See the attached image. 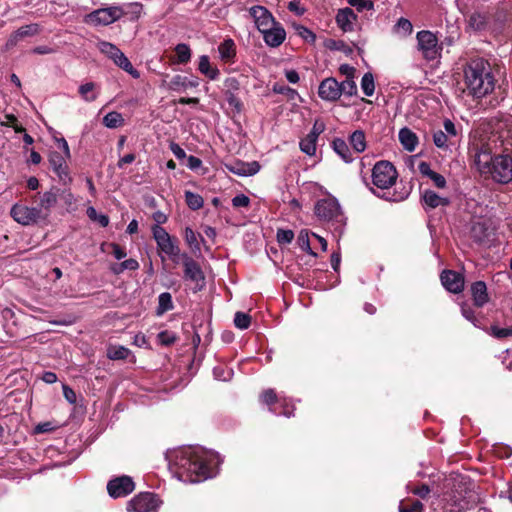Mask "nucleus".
<instances>
[{
	"label": "nucleus",
	"mask_w": 512,
	"mask_h": 512,
	"mask_svg": "<svg viewBox=\"0 0 512 512\" xmlns=\"http://www.w3.org/2000/svg\"><path fill=\"white\" fill-rule=\"evenodd\" d=\"M167 458L176 477L186 483H199L215 477L223 462L218 453L200 446L178 448Z\"/></svg>",
	"instance_id": "f257e3e1"
},
{
	"label": "nucleus",
	"mask_w": 512,
	"mask_h": 512,
	"mask_svg": "<svg viewBox=\"0 0 512 512\" xmlns=\"http://www.w3.org/2000/svg\"><path fill=\"white\" fill-rule=\"evenodd\" d=\"M474 162L481 174L490 176L494 181L507 184L512 181V156L503 152L492 155L490 144L476 146Z\"/></svg>",
	"instance_id": "f03ea898"
},
{
	"label": "nucleus",
	"mask_w": 512,
	"mask_h": 512,
	"mask_svg": "<svg viewBox=\"0 0 512 512\" xmlns=\"http://www.w3.org/2000/svg\"><path fill=\"white\" fill-rule=\"evenodd\" d=\"M465 85L472 96L482 98L494 89V77L490 66L485 60L478 58L471 60L464 70Z\"/></svg>",
	"instance_id": "7ed1b4c3"
},
{
	"label": "nucleus",
	"mask_w": 512,
	"mask_h": 512,
	"mask_svg": "<svg viewBox=\"0 0 512 512\" xmlns=\"http://www.w3.org/2000/svg\"><path fill=\"white\" fill-rule=\"evenodd\" d=\"M314 213L320 221L345 224L347 217L338 200L334 197L320 199L314 206Z\"/></svg>",
	"instance_id": "20e7f679"
},
{
	"label": "nucleus",
	"mask_w": 512,
	"mask_h": 512,
	"mask_svg": "<svg viewBox=\"0 0 512 512\" xmlns=\"http://www.w3.org/2000/svg\"><path fill=\"white\" fill-rule=\"evenodd\" d=\"M396 168L389 161H378L372 169V183L381 190H388L397 180Z\"/></svg>",
	"instance_id": "39448f33"
},
{
	"label": "nucleus",
	"mask_w": 512,
	"mask_h": 512,
	"mask_svg": "<svg viewBox=\"0 0 512 512\" xmlns=\"http://www.w3.org/2000/svg\"><path fill=\"white\" fill-rule=\"evenodd\" d=\"M260 400L268 406V410L274 415H283L288 418L293 416L294 405L291 400L278 397L273 389L263 391Z\"/></svg>",
	"instance_id": "423d86ee"
},
{
	"label": "nucleus",
	"mask_w": 512,
	"mask_h": 512,
	"mask_svg": "<svg viewBox=\"0 0 512 512\" xmlns=\"http://www.w3.org/2000/svg\"><path fill=\"white\" fill-rule=\"evenodd\" d=\"M469 228L473 243L482 248H490L498 242L496 226H465Z\"/></svg>",
	"instance_id": "0eeeda50"
},
{
	"label": "nucleus",
	"mask_w": 512,
	"mask_h": 512,
	"mask_svg": "<svg viewBox=\"0 0 512 512\" xmlns=\"http://www.w3.org/2000/svg\"><path fill=\"white\" fill-rule=\"evenodd\" d=\"M124 15L125 11L121 6H110L89 13L86 17V21L93 25H109L119 20Z\"/></svg>",
	"instance_id": "6e6552de"
},
{
	"label": "nucleus",
	"mask_w": 512,
	"mask_h": 512,
	"mask_svg": "<svg viewBox=\"0 0 512 512\" xmlns=\"http://www.w3.org/2000/svg\"><path fill=\"white\" fill-rule=\"evenodd\" d=\"M416 38L418 50L426 60H435L440 55L441 48L438 45V39L432 32L420 31Z\"/></svg>",
	"instance_id": "1a4fd4ad"
},
{
	"label": "nucleus",
	"mask_w": 512,
	"mask_h": 512,
	"mask_svg": "<svg viewBox=\"0 0 512 512\" xmlns=\"http://www.w3.org/2000/svg\"><path fill=\"white\" fill-rule=\"evenodd\" d=\"M491 141L499 142V146L503 147V152H508L512 147V119L510 117L500 119L494 128Z\"/></svg>",
	"instance_id": "9d476101"
},
{
	"label": "nucleus",
	"mask_w": 512,
	"mask_h": 512,
	"mask_svg": "<svg viewBox=\"0 0 512 512\" xmlns=\"http://www.w3.org/2000/svg\"><path fill=\"white\" fill-rule=\"evenodd\" d=\"M158 497L151 492H144L136 495L127 503L129 512H151L159 506Z\"/></svg>",
	"instance_id": "9b49d317"
},
{
	"label": "nucleus",
	"mask_w": 512,
	"mask_h": 512,
	"mask_svg": "<svg viewBox=\"0 0 512 512\" xmlns=\"http://www.w3.org/2000/svg\"><path fill=\"white\" fill-rule=\"evenodd\" d=\"M466 478L463 476L450 477L446 479L445 486L451 487V492L443 493V500L451 501L453 504L460 506V502L465 498Z\"/></svg>",
	"instance_id": "f8f14e48"
},
{
	"label": "nucleus",
	"mask_w": 512,
	"mask_h": 512,
	"mask_svg": "<svg viewBox=\"0 0 512 512\" xmlns=\"http://www.w3.org/2000/svg\"><path fill=\"white\" fill-rule=\"evenodd\" d=\"M135 489V483L130 476L122 475L111 479L107 483V491L110 497L116 499L126 497Z\"/></svg>",
	"instance_id": "ddd939ff"
},
{
	"label": "nucleus",
	"mask_w": 512,
	"mask_h": 512,
	"mask_svg": "<svg viewBox=\"0 0 512 512\" xmlns=\"http://www.w3.org/2000/svg\"><path fill=\"white\" fill-rule=\"evenodd\" d=\"M69 158L70 157H66L64 152L51 151L49 154V164L63 184H67L72 180L67 165Z\"/></svg>",
	"instance_id": "4468645a"
},
{
	"label": "nucleus",
	"mask_w": 512,
	"mask_h": 512,
	"mask_svg": "<svg viewBox=\"0 0 512 512\" xmlns=\"http://www.w3.org/2000/svg\"><path fill=\"white\" fill-rule=\"evenodd\" d=\"M153 236L161 252L173 257L179 254V248L163 226H153Z\"/></svg>",
	"instance_id": "2eb2a0df"
},
{
	"label": "nucleus",
	"mask_w": 512,
	"mask_h": 512,
	"mask_svg": "<svg viewBox=\"0 0 512 512\" xmlns=\"http://www.w3.org/2000/svg\"><path fill=\"white\" fill-rule=\"evenodd\" d=\"M441 283L449 292L458 294L464 289V278L460 272L444 270L440 276Z\"/></svg>",
	"instance_id": "dca6fc26"
},
{
	"label": "nucleus",
	"mask_w": 512,
	"mask_h": 512,
	"mask_svg": "<svg viewBox=\"0 0 512 512\" xmlns=\"http://www.w3.org/2000/svg\"><path fill=\"white\" fill-rule=\"evenodd\" d=\"M11 216L18 224H29L40 218V210L16 204L11 209Z\"/></svg>",
	"instance_id": "f3484780"
},
{
	"label": "nucleus",
	"mask_w": 512,
	"mask_h": 512,
	"mask_svg": "<svg viewBox=\"0 0 512 512\" xmlns=\"http://www.w3.org/2000/svg\"><path fill=\"white\" fill-rule=\"evenodd\" d=\"M260 164L257 161L243 162L236 160L225 164V168L238 176H253L260 170Z\"/></svg>",
	"instance_id": "a211bd4d"
},
{
	"label": "nucleus",
	"mask_w": 512,
	"mask_h": 512,
	"mask_svg": "<svg viewBox=\"0 0 512 512\" xmlns=\"http://www.w3.org/2000/svg\"><path fill=\"white\" fill-rule=\"evenodd\" d=\"M250 14L254 18L255 25L261 33L276 23L272 14L263 6L252 7Z\"/></svg>",
	"instance_id": "6ab92c4d"
},
{
	"label": "nucleus",
	"mask_w": 512,
	"mask_h": 512,
	"mask_svg": "<svg viewBox=\"0 0 512 512\" xmlns=\"http://www.w3.org/2000/svg\"><path fill=\"white\" fill-rule=\"evenodd\" d=\"M318 94L323 100L336 101L341 96L338 81L334 78L324 79L319 85Z\"/></svg>",
	"instance_id": "aec40b11"
},
{
	"label": "nucleus",
	"mask_w": 512,
	"mask_h": 512,
	"mask_svg": "<svg viewBox=\"0 0 512 512\" xmlns=\"http://www.w3.org/2000/svg\"><path fill=\"white\" fill-rule=\"evenodd\" d=\"M182 260L184 265V275L186 279L197 283L204 280L203 272L194 259H192L187 254H183Z\"/></svg>",
	"instance_id": "412c9836"
},
{
	"label": "nucleus",
	"mask_w": 512,
	"mask_h": 512,
	"mask_svg": "<svg viewBox=\"0 0 512 512\" xmlns=\"http://www.w3.org/2000/svg\"><path fill=\"white\" fill-rule=\"evenodd\" d=\"M262 34H263L265 43L270 47L280 46L286 37V32H285L284 28L278 23H275L273 26H271L266 31H264Z\"/></svg>",
	"instance_id": "4be33fe9"
},
{
	"label": "nucleus",
	"mask_w": 512,
	"mask_h": 512,
	"mask_svg": "<svg viewBox=\"0 0 512 512\" xmlns=\"http://www.w3.org/2000/svg\"><path fill=\"white\" fill-rule=\"evenodd\" d=\"M38 33H39L38 24H29V25L22 26L10 35V37L8 38V40L6 42V47L8 49L12 48V47L16 46L20 40H22L26 37L34 36Z\"/></svg>",
	"instance_id": "5701e85b"
},
{
	"label": "nucleus",
	"mask_w": 512,
	"mask_h": 512,
	"mask_svg": "<svg viewBox=\"0 0 512 512\" xmlns=\"http://www.w3.org/2000/svg\"><path fill=\"white\" fill-rule=\"evenodd\" d=\"M357 16L351 8L340 9L336 15L337 25L344 31H352Z\"/></svg>",
	"instance_id": "b1692460"
},
{
	"label": "nucleus",
	"mask_w": 512,
	"mask_h": 512,
	"mask_svg": "<svg viewBox=\"0 0 512 512\" xmlns=\"http://www.w3.org/2000/svg\"><path fill=\"white\" fill-rule=\"evenodd\" d=\"M471 294L477 307H482L489 301L487 286L483 281H476L472 284Z\"/></svg>",
	"instance_id": "393cba45"
},
{
	"label": "nucleus",
	"mask_w": 512,
	"mask_h": 512,
	"mask_svg": "<svg viewBox=\"0 0 512 512\" xmlns=\"http://www.w3.org/2000/svg\"><path fill=\"white\" fill-rule=\"evenodd\" d=\"M418 170L422 176L429 178L437 188H445L446 179L441 174L433 171L429 163L424 161L420 162L418 165Z\"/></svg>",
	"instance_id": "a878e982"
},
{
	"label": "nucleus",
	"mask_w": 512,
	"mask_h": 512,
	"mask_svg": "<svg viewBox=\"0 0 512 512\" xmlns=\"http://www.w3.org/2000/svg\"><path fill=\"white\" fill-rule=\"evenodd\" d=\"M399 140L405 150L413 152L418 144L417 135L409 128H402L399 131Z\"/></svg>",
	"instance_id": "bb28decb"
},
{
	"label": "nucleus",
	"mask_w": 512,
	"mask_h": 512,
	"mask_svg": "<svg viewBox=\"0 0 512 512\" xmlns=\"http://www.w3.org/2000/svg\"><path fill=\"white\" fill-rule=\"evenodd\" d=\"M220 58L226 63L233 61L236 55V46L232 39L224 40L218 47Z\"/></svg>",
	"instance_id": "cd10ccee"
},
{
	"label": "nucleus",
	"mask_w": 512,
	"mask_h": 512,
	"mask_svg": "<svg viewBox=\"0 0 512 512\" xmlns=\"http://www.w3.org/2000/svg\"><path fill=\"white\" fill-rule=\"evenodd\" d=\"M318 132L312 130L305 138L300 141V149L303 153L313 156L316 153V141L318 138Z\"/></svg>",
	"instance_id": "c85d7f7f"
},
{
	"label": "nucleus",
	"mask_w": 512,
	"mask_h": 512,
	"mask_svg": "<svg viewBox=\"0 0 512 512\" xmlns=\"http://www.w3.org/2000/svg\"><path fill=\"white\" fill-rule=\"evenodd\" d=\"M185 240L194 253H200L201 242H204V239L198 232L194 231L190 226L186 227Z\"/></svg>",
	"instance_id": "c756f323"
},
{
	"label": "nucleus",
	"mask_w": 512,
	"mask_h": 512,
	"mask_svg": "<svg viewBox=\"0 0 512 512\" xmlns=\"http://www.w3.org/2000/svg\"><path fill=\"white\" fill-rule=\"evenodd\" d=\"M422 200L424 204L429 208H436L448 204V200L446 198L440 197L432 190H426L422 195Z\"/></svg>",
	"instance_id": "7c9ffc66"
},
{
	"label": "nucleus",
	"mask_w": 512,
	"mask_h": 512,
	"mask_svg": "<svg viewBox=\"0 0 512 512\" xmlns=\"http://www.w3.org/2000/svg\"><path fill=\"white\" fill-rule=\"evenodd\" d=\"M332 146H333L334 151L345 162L349 163V162L353 161V155L350 152V149H349L347 143L343 139H341V138L334 139L333 142H332Z\"/></svg>",
	"instance_id": "2f4dec72"
},
{
	"label": "nucleus",
	"mask_w": 512,
	"mask_h": 512,
	"mask_svg": "<svg viewBox=\"0 0 512 512\" xmlns=\"http://www.w3.org/2000/svg\"><path fill=\"white\" fill-rule=\"evenodd\" d=\"M198 69L211 80H215L219 76V70L215 67H211L209 57L207 55H202L200 57Z\"/></svg>",
	"instance_id": "473e14b6"
},
{
	"label": "nucleus",
	"mask_w": 512,
	"mask_h": 512,
	"mask_svg": "<svg viewBox=\"0 0 512 512\" xmlns=\"http://www.w3.org/2000/svg\"><path fill=\"white\" fill-rule=\"evenodd\" d=\"M113 62L125 72L129 73L133 78L137 79L140 77V73L133 67L129 59L124 55L122 51H120Z\"/></svg>",
	"instance_id": "72a5a7b5"
},
{
	"label": "nucleus",
	"mask_w": 512,
	"mask_h": 512,
	"mask_svg": "<svg viewBox=\"0 0 512 512\" xmlns=\"http://www.w3.org/2000/svg\"><path fill=\"white\" fill-rule=\"evenodd\" d=\"M349 142L357 153H361L366 149V137L362 130L354 131L349 137Z\"/></svg>",
	"instance_id": "f704fd0d"
},
{
	"label": "nucleus",
	"mask_w": 512,
	"mask_h": 512,
	"mask_svg": "<svg viewBox=\"0 0 512 512\" xmlns=\"http://www.w3.org/2000/svg\"><path fill=\"white\" fill-rule=\"evenodd\" d=\"M139 268V263L135 259H127L121 263H114L111 265L110 270L115 275L123 273L125 270L135 271Z\"/></svg>",
	"instance_id": "c9c22d12"
},
{
	"label": "nucleus",
	"mask_w": 512,
	"mask_h": 512,
	"mask_svg": "<svg viewBox=\"0 0 512 512\" xmlns=\"http://www.w3.org/2000/svg\"><path fill=\"white\" fill-rule=\"evenodd\" d=\"M79 94L86 102L95 101L98 97V92H96V84L93 82H88L79 87Z\"/></svg>",
	"instance_id": "e433bc0d"
},
{
	"label": "nucleus",
	"mask_w": 512,
	"mask_h": 512,
	"mask_svg": "<svg viewBox=\"0 0 512 512\" xmlns=\"http://www.w3.org/2000/svg\"><path fill=\"white\" fill-rule=\"evenodd\" d=\"M176 60H174L177 64H186L190 61L191 58V50L189 46L185 43H180L175 47Z\"/></svg>",
	"instance_id": "4c0bfd02"
},
{
	"label": "nucleus",
	"mask_w": 512,
	"mask_h": 512,
	"mask_svg": "<svg viewBox=\"0 0 512 512\" xmlns=\"http://www.w3.org/2000/svg\"><path fill=\"white\" fill-rule=\"evenodd\" d=\"M433 142L437 148L443 150H448L451 145H454L443 130L433 132Z\"/></svg>",
	"instance_id": "58836bf2"
},
{
	"label": "nucleus",
	"mask_w": 512,
	"mask_h": 512,
	"mask_svg": "<svg viewBox=\"0 0 512 512\" xmlns=\"http://www.w3.org/2000/svg\"><path fill=\"white\" fill-rule=\"evenodd\" d=\"M406 488L408 492L420 497L421 499H426L432 492V489L428 484L416 485L412 482H409Z\"/></svg>",
	"instance_id": "ea45409f"
},
{
	"label": "nucleus",
	"mask_w": 512,
	"mask_h": 512,
	"mask_svg": "<svg viewBox=\"0 0 512 512\" xmlns=\"http://www.w3.org/2000/svg\"><path fill=\"white\" fill-rule=\"evenodd\" d=\"M299 248L307 252L312 257H317V254L312 250L310 245L309 232L306 229L301 230L297 238Z\"/></svg>",
	"instance_id": "a19ab883"
},
{
	"label": "nucleus",
	"mask_w": 512,
	"mask_h": 512,
	"mask_svg": "<svg viewBox=\"0 0 512 512\" xmlns=\"http://www.w3.org/2000/svg\"><path fill=\"white\" fill-rule=\"evenodd\" d=\"M173 309L172 296L168 292H163L158 297L157 314L161 315Z\"/></svg>",
	"instance_id": "79ce46f5"
},
{
	"label": "nucleus",
	"mask_w": 512,
	"mask_h": 512,
	"mask_svg": "<svg viewBox=\"0 0 512 512\" xmlns=\"http://www.w3.org/2000/svg\"><path fill=\"white\" fill-rule=\"evenodd\" d=\"M130 354V350L124 346H111L107 350V356L111 360H123Z\"/></svg>",
	"instance_id": "37998d69"
},
{
	"label": "nucleus",
	"mask_w": 512,
	"mask_h": 512,
	"mask_svg": "<svg viewBox=\"0 0 512 512\" xmlns=\"http://www.w3.org/2000/svg\"><path fill=\"white\" fill-rule=\"evenodd\" d=\"M124 122L122 115L119 112H109L103 118V124L108 128L120 127Z\"/></svg>",
	"instance_id": "c03bdc74"
},
{
	"label": "nucleus",
	"mask_w": 512,
	"mask_h": 512,
	"mask_svg": "<svg viewBox=\"0 0 512 512\" xmlns=\"http://www.w3.org/2000/svg\"><path fill=\"white\" fill-rule=\"evenodd\" d=\"M101 250L103 252H111L117 260H121L127 255L125 249L116 243H102Z\"/></svg>",
	"instance_id": "a18cd8bd"
},
{
	"label": "nucleus",
	"mask_w": 512,
	"mask_h": 512,
	"mask_svg": "<svg viewBox=\"0 0 512 512\" xmlns=\"http://www.w3.org/2000/svg\"><path fill=\"white\" fill-rule=\"evenodd\" d=\"M185 201L189 208L192 210H198L203 206V198L197 193L191 191H185Z\"/></svg>",
	"instance_id": "49530a36"
},
{
	"label": "nucleus",
	"mask_w": 512,
	"mask_h": 512,
	"mask_svg": "<svg viewBox=\"0 0 512 512\" xmlns=\"http://www.w3.org/2000/svg\"><path fill=\"white\" fill-rule=\"evenodd\" d=\"M361 89L366 96H372L375 91L374 77L372 73L367 72L361 79Z\"/></svg>",
	"instance_id": "de8ad7c7"
},
{
	"label": "nucleus",
	"mask_w": 512,
	"mask_h": 512,
	"mask_svg": "<svg viewBox=\"0 0 512 512\" xmlns=\"http://www.w3.org/2000/svg\"><path fill=\"white\" fill-rule=\"evenodd\" d=\"M99 50L107 55L110 59L114 60L120 53V49L114 44L106 41H102L98 44Z\"/></svg>",
	"instance_id": "09e8293b"
},
{
	"label": "nucleus",
	"mask_w": 512,
	"mask_h": 512,
	"mask_svg": "<svg viewBox=\"0 0 512 512\" xmlns=\"http://www.w3.org/2000/svg\"><path fill=\"white\" fill-rule=\"evenodd\" d=\"M233 370L222 365L216 366L213 369V375L216 380L229 381L233 377Z\"/></svg>",
	"instance_id": "8fccbe9b"
},
{
	"label": "nucleus",
	"mask_w": 512,
	"mask_h": 512,
	"mask_svg": "<svg viewBox=\"0 0 512 512\" xmlns=\"http://www.w3.org/2000/svg\"><path fill=\"white\" fill-rule=\"evenodd\" d=\"M58 197L59 196L53 191L45 192L40 200L41 207L45 209H50L51 207L56 205Z\"/></svg>",
	"instance_id": "3c124183"
},
{
	"label": "nucleus",
	"mask_w": 512,
	"mask_h": 512,
	"mask_svg": "<svg viewBox=\"0 0 512 512\" xmlns=\"http://www.w3.org/2000/svg\"><path fill=\"white\" fill-rule=\"evenodd\" d=\"M251 317L247 313L236 312L234 316V325L241 329H247L250 326Z\"/></svg>",
	"instance_id": "603ef678"
},
{
	"label": "nucleus",
	"mask_w": 512,
	"mask_h": 512,
	"mask_svg": "<svg viewBox=\"0 0 512 512\" xmlns=\"http://www.w3.org/2000/svg\"><path fill=\"white\" fill-rule=\"evenodd\" d=\"M347 2L358 12L370 11L374 8V3L371 0H347Z\"/></svg>",
	"instance_id": "864d4df0"
},
{
	"label": "nucleus",
	"mask_w": 512,
	"mask_h": 512,
	"mask_svg": "<svg viewBox=\"0 0 512 512\" xmlns=\"http://www.w3.org/2000/svg\"><path fill=\"white\" fill-rule=\"evenodd\" d=\"M339 88L341 89V95L353 96L357 93V85L353 79H346L339 83Z\"/></svg>",
	"instance_id": "5fc2aeb1"
},
{
	"label": "nucleus",
	"mask_w": 512,
	"mask_h": 512,
	"mask_svg": "<svg viewBox=\"0 0 512 512\" xmlns=\"http://www.w3.org/2000/svg\"><path fill=\"white\" fill-rule=\"evenodd\" d=\"M59 199H60V201H62L64 203L67 210L74 209V207L76 205V198L74 197V195L71 193L70 190H66V189L63 190L59 194Z\"/></svg>",
	"instance_id": "6e6d98bb"
},
{
	"label": "nucleus",
	"mask_w": 512,
	"mask_h": 512,
	"mask_svg": "<svg viewBox=\"0 0 512 512\" xmlns=\"http://www.w3.org/2000/svg\"><path fill=\"white\" fill-rule=\"evenodd\" d=\"M294 239V232L290 229H278L277 241L280 245H287Z\"/></svg>",
	"instance_id": "4d7b16f0"
},
{
	"label": "nucleus",
	"mask_w": 512,
	"mask_h": 512,
	"mask_svg": "<svg viewBox=\"0 0 512 512\" xmlns=\"http://www.w3.org/2000/svg\"><path fill=\"white\" fill-rule=\"evenodd\" d=\"M189 85L186 77L176 75L172 78L169 83V88L174 91H180L181 89L187 88Z\"/></svg>",
	"instance_id": "13d9d810"
},
{
	"label": "nucleus",
	"mask_w": 512,
	"mask_h": 512,
	"mask_svg": "<svg viewBox=\"0 0 512 512\" xmlns=\"http://www.w3.org/2000/svg\"><path fill=\"white\" fill-rule=\"evenodd\" d=\"M444 133L448 136V138L455 144V139L458 136V131L456 129L455 124L450 119H445L443 123Z\"/></svg>",
	"instance_id": "bf43d9fd"
},
{
	"label": "nucleus",
	"mask_w": 512,
	"mask_h": 512,
	"mask_svg": "<svg viewBox=\"0 0 512 512\" xmlns=\"http://www.w3.org/2000/svg\"><path fill=\"white\" fill-rule=\"evenodd\" d=\"M461 313L466 320L470 321L474 326H478V319L475 317L474 310L472 309L471 306L465 303L462 304Z\"/></svg>",
	"instance_id": "052dcab7"
},
{
	"label": "nucleus",
	"mask_w": 512,
	"mask_h": 512,
	"mask_svg": "<svg viewBox=\"0 0 512 512\" xmlns=\"http://www.w3.org/2000/svg\"><path fill=\"white\" fill-rule=\"evenodd\" d=\"M485 22V17L479 13H474L469 18V25L475 30L482 29Z\"/></svg>",
	"instance_id": "680f3d73"
},
{
	"label": "nucleus",
	"mask_w": 512,
	"mask_h": 512,
	"mask_svg": "<svg viewBox=\"0 0 512 512\" xmlns=\"http://www.w3.org/2000/svg\"><path fill=\"white\" fill-rule=\"evenodd\" d=\"M395 28L398 32H402L404 35L411 34L413 30L411 22L406 18H400L397 21Z\"/></svg>",
	"instance_id": "e2e57ef3"
},
{
	"label": "nucleus",
	"mask_w": 512,
	"mask_h": 512,
	"mask_svg": "<svg viewBox=\"0 0 512 512\" xmlns=\"http://www.w3.org/2000/svg\"><path fill=\"white\" fill-rule=\"evenodd\" d=\"M157 339L162 345L169 346L175 342L176 336L173 332L161 331L158 333Z\"/></svg>",
	"instance_id": "0e129e2a"
},
{
	"label": "nucleus",
	"mask_w": 512,
	"mask_h": 512,
	"mask_svg": "<svg viewBox=\"0 0 512 512\" xmlns=\"http://www.w3.org/2000/svg\"><path fill=\"white\" fill-rule=\"evenodd\" d=\"M399 512H423V504L416 500L411 505L405 506L402 501L399 506Z\"/></svg>",
	"instance_id": "69168bd1"
},
{
	"label": "nucleus",
	"mask_w": 512,
	"mask_h": 512,
	"mask_svg": "<svg viewBox=\"0 0 512 512\" xmlns=\"http://www.w3.org/2000/svg\"><path fill=\"white\" fill-rule=\"evenodd\" d=\"M491 331H492V335L496 338H505V337H508V336H512V326L510 327H505V328H500V327H497V326H492L491 327Z\"/></svg>",
	"instance_id": "338daca9"
},
{
	"label": "nucleus",
	"mask_w": 512,
	"mask_h": 512,
	"mask_svg": "<svg viewBox=\"0 0 512 512\" xmlns=\"http://www.w3.org/2000/svg\"><path fill=\"white\" fill-rule=\"evenodd\" d=\"M55 429H56V426L52 422L47 421V422H42V423L37 424L34 428V432L36 434H42V433L52 432Z\"/></svg>",
	"instance_id": "774afa93"
}]
</instances>
